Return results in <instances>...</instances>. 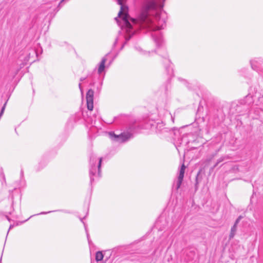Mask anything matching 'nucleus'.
Instances as JSON below:
<instances>
[{"mask_svg": "<svg viewBox=\"0 0 263 263\" xmlns=\"http://www.w3.org/2000/svg\"><path fill=\"white\" fill-rule=\"evenodd\" d=\"M158 21H159L158 25H159L160 24V20H159Z\"/></svg>", "mask_w": 263, "mask_h": 263, "instance_id": "412c9836", "label": "nucleus"}, {"mask_svg": "<svg viewBox=\"0 0 263 263\" xmlns=\"http://www.w3.org/2000/svg\"><path fill=\"white\" fill-rule=\"evenodd\" d=\"M257 61L255 60H253L252 61H251V66H252V67L253 69H254V70H257V67L256 65V63H257Z\"/></svg>", "mask_w": 263, "mask_h": 263, "instance_id": "1a4fd4ad", "label": "nucleus"}, {"mask_svg": "<svg viewBox=\"0 0 263 263\" xmlns=\"http://www.w3.org/2000/svg\"><path fill=\"white\" fill-rule=\"evenodd\" d=\"M93 95L94 91L91 89L86 93L87 107L89 110H92L93 108Z\"/></svg>", "mask_w": 263, "mask_h": 263, "instance_id": "20e7f679", "label": "nucleus"}, {"mask_svg": "<svg viewBox=\"0 0 263 263\" xmlns=\"http://www.w3.org/2000/svg\"><path fill=\"white\" fill-rule=\"evenodd\" d=\"M124 0H117L118 4L119 5H121L122 4H123V2Z\"/></svg>", "mask_w": 263, "mask_h": 263, "instance_id": "f8f14e48", "label": "nucleus"}, {"mask_svg": "<svg viewBox=\"0 0 263 263\" xmlns=\"http://www.w3.org/2000/svg\"><path fill=\"white\" fill-rule=\"evenodd\" d=\"M79 86L80 89V90H81V93H82V94H83V90H82V88H81V83H80V84H79Z\"/></svg>", "mask_w": 263, "mask_h": 263, "instance_id": "4468645a", "label": "nucleus"}, {"mask_svg": "<svg viewBox=\"0 0 263 263\" xmlns=\"http://www.w3.org/2000/svg\"><path fill=\"white\" fill-rule=\"evenodd\" d=\"M97 162L96 158L92 156L90 158V181L92 182L93 180L92 176L94 175L96 172V163Z\"/></svg>", "mask_w": 263, "mask_h": 263, "instance_id": "39448f33", "label": "nucleus"}, {"mask_svg": "<svg viewBox=\"0 0 263 263\" xmlns=\"http://www.w3.org/2000/svg\"><path fill=\"white\" fill-rule=\"evenodd\" d=\"M185 168V166L184 164H183L180 169L179 174V176L178 177V180L176 182V190H178L181 186V184L182 183V180H183V177H184Z\"/></svg>", "mask_w": 263, "mask_h": 263, "instance_id": "423d86ee", "label": "nucleus"}, {"mask_svg": "<svg viewBox=\"0 0 263 263\" xmlns=\"http://www.w3.org/2000/svg\"><path fill=\"white\" fill-rule=\"evenodd\" d=\"M104 255L101 251H98L96 254V260L97 261H101L103 258Z\"/></svg>", "mask_w": 263, "mask_h": 263, "instance_id": "6e6552de", "label": "nucleus"}, {"mask_svg": "<svg viewBox=\"0 0 263 263\" xmlns=\"http://www.w3.org/2000/svg\"><path fill=\"white\" fill-rule=\"evenodd\" d=\"M85 79V78H81L80 80L81 81H83Z\"/></svg>", "mask_w": 263, "mask_h": 263, "instance_id": "aec40b11", "label": "nucleus"}, {"mask_svg": "<svg viewBox=\"0 0 263 263\" xmlns=\"http://www.w3.org/2000/svg\"><path fill=\"white\" fill-rule=\"evenodd\" d=\"M234 235V233L233 231H232L231 234H230V238H233Z\"/></svg>", "mask_w": 263, "mask_h": 263, "instance_id": "ddd939ff", "label": "nucleus"}, {"mask_svg": "<svg viewBox=\"0 0 263 263\" xmlns=\"http://www.w3.org/2000/svg\"><path fill=\"white\" fill-rule=\"evenodd\" d=\"M155 40L156 42H158V43L160 42V40H159V39H155Z\"/></svg>", "mask_w": 263, "mask_h": 263, "instance_id": "dca6fc26", "label": "nucleus"}, {"mask_svg": "<svg viewBox=\"0 0 263 263\" xmlns=\"http://www.w3.org/2000/svg\"><path fill=\"white\" fill-rule=\"evenodd\" d=\"M163 5L160 3V0L148 1L142 8L138 21L143 27L148 28L151 30L161 29L162 25L161 26L156 25L150 15H153V12L156 11L155 19L158 20L159 16L157 10L161 9Z\"/></svg>", "mask_w": 263, "mask_h": 263, "instance_id": "f257e3e1", "label": "nucleus"}, {"mask_svg": "<svg viewBox=\"0 0 263 263\" xmlns=\"http://www.w3.org/2000/svg\"><path fill=\"white\" fill-rule=\"evenodd\" d=\"M109 136L111 138L118 142H124L132 137V135L129 133H123L119 135H116L112 133H109Z\"/></svg>", "mask_w": 263, "mask_h": 263, "instance_id": "7ed1b4c3", "label": "nucleus"}, {"mask_svg": "<svg viewBox=\"0 0 263 263\" xmlns=\"http://www.w3.org/2000/svg\"><path fill=\"white\" fill-rule=\"evenodd\" d=\"M222 161H223V159H219V160H218L217 163H219V162H221Z\"/></svg>", "mask_w": 263, "mask_h": 263, "instance_id": "f3484780", "label": "nucleus"}, {"mask_svg": "<svg viewBox=\"0 0 263 263\" xmlns=\"http://www.w3.org/2000/svg\"><path fill=\"white\" fill-rule=\"evenodd\" d=\"M101 162H102V158H100L99 159V161L98 166V174H100V167H101Z\"/></svg>", "mask_w": 263, "mask_h": 263, "instance_id": "9b49d317", "label": "nucleus"}, {"mask_svg": "<svg viewBox=\"0 0 263 263\" xmlns=\"http://www.w3.org/2000/svg\"><path fill=\"white\" fill-rule=\"evenodd\" d=\"M107 59L106 57H104L99 65V68H98V73H101L102 72L105 68V64L106 61Z\"/></svg>", "mask_w": 263, "mask_h": 263, "instance_id": "0eeeda50", "label": "nucleus"}, {"mask_svg": "<svg viewBox=\"0 0 263 263\" xmlns=\"http://www.w3.org/2000/svg\"><path fill=\"white\" fill-rule=\"evenodd\" d=\"M130 20L132 21V22H133V23H136V22H137V21H136V20H134V19H133V18H130Z\"/></svg>", "mask_w": 263, "mask_h": 263, "instance_id": "2eb2a0df", "label": "nucleus"}, {"mask_svg": "<svg viewBox=\"0 0 263 263\" xmlns=\"http://www.w3.org/2000/svg\"><path fill=\"white\" fill-rule=\"evenodd\" d=\"M241 218H242V217L241 216H240L237 219V220H236V222H235L234 225L233 226V228H232L231 230H234L236 229V224L238 223V222L241 220Z\"/></svg>", "mask_w": 263, "mask_h": 263, "instance_id": "9d476101", "label": "nucleus"}, {"mask_svg": "<svg viewBox=\"0 0 263 263\" xmlns=\"http://www.w3.org/2000/svg\"><path fill=\"white\" fill-rule=\"evenodd\" d=\"M64 1H65V0H61V2H60V4H59V5H61V4L62 3H63Z\"/></svg>", "mask_w": 263, "mask_h": 263, "instance_id": "6ab92c4d", "label": "nucleus"}, {"mask_svg": "<svg viewBox=\"0 0 263 263\" xmlns=\"http://www.w3.org/2000/svg\"><path fill=\"white\" fill-rule=\"evenodd\" d=\"M120 10L118 13V17L120 20H118L117 17L115 20L117 22L119 26L123 30H125L127 33L130 34L132 29V25L129 22V16L128 14V7L122 4L120 5Z\"/></svg>", "mask_w": 263, "mask_h": 263, "instance_id": "f03ea898", "label": "nucleus"}, {"mask_svg": "<svg viewBox=\"0 0 263 263\" xmlns=\"http://www.w3.org/2000/svg\"><path fill=\"white\" fill-rule=\"evenodd\" d=\"M130 37V35H129V36L128 37H125V39L126 41H127V40H129Z\"/></svg>", "mask_w": 263, "mask_h": 263, "instance_id": "a211bd4d", "label": "nucleus"}]
</instances>
